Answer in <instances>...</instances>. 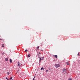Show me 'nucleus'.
<instances>
[{
    "instance_id": "nucleus-1",
    "label": "nucleus",
    "mask_w": 80,
    "mask_h": 80,
    "mask_svg": "<svg viewBox=\"0 0 80 80\" xmlns=\"http://www.w3.org/2000/svg\"><path fill=\"white\" fill-rule=\"evenodd\" d=\"M55 67L56 68H58V67H60V65L59 64H55Z\"/></svg>"
},
{
    "instance_id": "nucleus-2",
    "label": "nucleus",
    "mask_w": 80,
    "mask_h": 80,
    "mask_svg": "<svg viewBox=\"0 0 80 80\" xmlns=\"http://www.w3.org/2000/svg\"><path fill=\"white\" fill-rule=\"evenodd\" d=\"M18 67H20V66H21V65H22V63H20L19 62H18Z\"/></svg>"
},
{
    "instance_id": "nucleus-3",
    "label": "nucleus",
    "mask_w": 80,
    "mask_h": 80,
    "mask_svg": "<svg viewBox=\"0 0 80 80\" xmlns=\"http://www.w3.org/2000/svg\"><path fill=\"white\" fill-rule=\"evenodd\" d=\"M39 59V63H40L41 62V61L42 60H43V57L42 58H40Z\"/></svg>"
},
{
    "instance_id": "nucleus-4",
    "label": "nucleus",
    "mask_w": 80,
    "mask_h": 80,
    "mask_svg": "<svg viewBox=\"0 0 80 80\" xmlns=\"http://www.w3.org/2000/svg\"><path fill=\"white\" fill-rule=\"evenodd\" d=\"M63 72H65L67 71V69L66 68H64L62 69Z\"/></svg>"
},
{
    "instance_id": "nucleus-5",
    "label": "nucleus",
    "mask_w": 80,
    "mask_h": 80,
    "mask_svg": "<svg viewBox=\"0 0 80 80\" xmlns=\"http://www.w3.org/2000/svg\"><path fill=\"white\" fill-rule=\"evenodd\" d=\"M53 56H54L55 58H57V57H58L57 55H54Z\"/></svg>"
},
{
    "instance_id": "nucleus-6",
    "label": "nucleus",
    "mask_w": 80,
    "mask_h": 80,
    "mask_svg": "<svg viewBox=\"0 0 80 80\" xmlns=\"http://www.w3.org/2000/svg\"><path fill=\"white\" fill-rule=\"evenodd\" d=\"M8 58H6L5 60V61H6V62H7V61H8Z\"/></svg>"
},
{
    "instance_id": "nucleus-7",
    "label": "nucleus",
    "mask_w": 80,
    "mask_h": 80,
    "mask_svg": "<svg viewBox=\"0 0 80 80\" xmlns=\"http://www.w3.org/2000/svg\"><path fill=\"white\" fill-rule=\"evenodd\" d=\"M0 40H2V41H3V42H4V39H3L0 38Z\"/></svg>"
},
{
    "instance_id": "nucleus-8",
    "label": "nucleus",
    "mask_w": 80,
    "mask_h": 80,
    "mask_svg": "<svg viewBox=\"0 0 80 80\" xmlns=\"http://www.w3.org/2000/svg\"><path fill=\"white\" fill-rule=\"evenodd\" d=\"M10 63H12V59H10Z\"/></svg>"
},
{
    "instance_id": "nucleus-9",
    "label": "nucleus",
    "mask_w": 80,
    "mask_h": 80,
    "mask_svg": "<svg viewBox=\"0 0 80 80\" xmlns=\"http://www.w3.org/2000/svg\"><path fill=\"white\" fill-rule=\"evenodd\" d=\"M48 70L51 71V70H52V69L51 68H50V67H49L48 68Z\"/></svg>"
},
{
    "instance_id": "nucleus-10",
    "label": "nucleus",
    "mask_w": 80,
    "mask_h": 80,
    "mask_svg": "<svg viewBox=\"0 0 80 80\" xmlns=\"http://www.w3.org/2000/svg\"><path fill=\"white\" fill-rule=\"evenodd\" d=\"M68 80H72V79L71 78H68Z\"/></svg>"
},
{
    "instance_id": "nucleus-11",
    "label": "nucleus",
    "mask_w": 80,
    "mask_h": 80,
    "mask_svg": "<svg viewBox=\"0 0 80 80\" xmlns=\"http://www.w3.org/2000/svg\"><path fill=\"white\" fill-rule=\"evenodd\" d=\"M66 63L67 64V65H70L69 63H68V62H66Z\"/></svg>"
},
{
    "instance_id": "nucleus-12",
    "label": "nucleus",
    "mask_w": 80,
    "mask_h": 80,
    "mask_svg": "<svg viewBox=\"0 0 80 80\" xmlns=\"http://www.w3.org/2000/svg\"><path fill=\"white\" fill-rule=\"evenodd\" d=\"M31 55L30 54H28V57H30Z\"/></svg>"
},
{
    "instance_id": "nucleus-13",
    "label": "nucleus",
    "mask_w": 80,
    "mask_h": 80,
    "mask_svg": "<svg viewBox=\"0 0 80 80\" xmlns=\"http://www.w3.org/2000/svg\"><path fill=\"white\" fill-rule=\"evenodd\" d=\"M44 70V69L43 68H41V70Z\"/></svg>"
},
{
    "instance_id": "nucleus-14",
    "label": "nucleus",
    "mask_w": 80,
    "mask_h": 80,
    "mask_svg": "<svg viewBox=\"0 0 80 80\" xmlns=\"http://www.w3.org/2000/svg\"><path fill=\"white\" fill-rule=\"evenodd\" d=\"M38 57L39 58H40V55H39V54H38Z\"/></svg>"
},
{
    "instance_id": "nucleus-15",
    "label": "nucleus",
    "mask_w": 80,
    "mask_h": 80,
    "mask_svg": "<svg viewBox=\"0 0 80 80\" xmlns=\"http://www.w3.org/2000/svg\"><path fill=\"white\" fill-rule=\"evenodd\" d=\"M12 77L10 78V80H13V79L12 80Z\"/></svg>"
},
{
    "instance_id": "nucleus-16",
    "label": "nucleus",
    "mask_w": 80,
    "mask_h": 80,
    "mask_svg": "<svg viewBox=\"0 0 80 80\" xmlns=\"http://www.w3.org/2000/svg\"><path fill=\"white\" fill-rule=\"evenodd\" d=\"M4 44H2V47H4Z\"/></svg>"
},
{
    "instance_id": "nucleus-17",
    "label": "nucleus",
    "mask_w": 80,
    "mask_h": 80,
    "mask_svg": "<svg viewBox=\"0 0 80 80\" xmlns=\"http://www.w3.org/2000/svg\"><path fill=\"white\" fill-rule=\"evenodd\" d=\"M39 47H40V46H38V47H37V49H38L39 48Z\"/></svg>"
},
{
    "instance_id": "nucleus-18",
    "label": "nucleus",
    "mask_w": 80,
    "mask_h": 80,
    "mask_svg": "<svg viewBox=\"0 0 80 80\" xmlns=\"http://www.w3.org/2000/svg\"><path fill=\"white\" fill-rule=\"evenodd\" d=\"M25 52H28V50H27V49H26L25 50Z\"/></svg>"
},
{
    "instance_id": "nucleus-19",
    "label": "nucleus",
    "mask_w": 80,
    "mask_h": 80,
    "mask_svg": "<svg viewBox=\"0 0 80 80\" xmlns=\"http://www.w3.org/2000/svg\"><path fill=\"white\" fill-rule=\"evenodd\" d=\"M46 72H48V70H46Z\"/></svg>"
},
{
    "instance_id": "nucleus-20",
    "label": "nucleus",
    "mask_w": 80,
    "mask_h": 80,
    "mask_svg": "<svg viewBox=\"0 0 80 80\" xmlns=\"http://www.w3.org/2000/svg\"><path fill=\"white\" fill-rule=\"evenodd\" d=\"M7 73H8V75H9V74H10V73H9L8 72Z\"/></svg>"
},
{
    "instance_id": "nucleus-21",
    "label": "nucleus",
    "mask_w": 80,
    "mask_h": 80,
    "mask_svg": "<svg viewBox=\"0 0 80 80\" xmlns=\"http://www.w3.org/2000/svg\"><path fill=\"white\" fill-rule=\"evenodd\" d=\"M4 54H5V53L4 52H3L2 53V55H4Z\"/></svg>"
},
{
    "instance_id": "nucleus-22",
    "label": "nucleus",
    "mask_w": 80,
    "mask_h": 80,
    "mask_svg": "<svg viewBox=\"0 0 80 80\" xmlns=\"http://www.w3.org/2000/svg\"><path fill=\"white\" fill-rule=\"evenodd\" d=\"M6 79H7V80H8V78H7V77H6Z\"/></svg>"
},
{
    "instance_id": "nucleus-23",
    "label": "nucleus",
    "mask_w": 80,
    "mask_h": 80,
    "mask_svg": "<svg viewBox=\"0 0 80 80\" xmlns=\"http://www.w3.org/2000/svg\"><path fill=\"white\" fill-rule=\"evenodd\" d=\"M41 51H42V52H43V49H41Z\"/></svg>"
},
{
    "instance_id": "nucleus-24",
    "label": "nucleus",
    "mask_w": 80,
    "mask_h": 80,
    "mask_svg": "<svg viewBox=\"0 0 80 80\" xmlns=\"http://www.w3.org/2000/svg\"><path fill=\"white\" fill-rule=\"evenodd\" d=\"M33 80H35V77L33 78Z\"/></svg>"
},
{
    "instance_id": "nucleus-25",
    "label": "nucleus",
    "mask_w": 80,
    "mask_h": 80,
    "mask_svg": "<svg viewBox=\"0 0 80 80\" xmlns=\"http://www.w3.org/2000/svg\"><path fill=\"white\" fill-rule=\"evenodd\" d=\"M78 55H79V56H80V55H79L78 54Z\"/></svg>"
},
{
    "instance_id": "nucleus-26",
    "label": "nucleus",
    "mask_w": 80,
    "mask_h": 80,
    "mask_svg": "<svg viewBox=\"0 0 80 80\" xmlns=\"http://www.w3.org/2000/svg\"><path fill=\"white\" fill-rule=\"evenodd\" d=\"M39 53L40 54H41V53H40V52H39Z\"/></svg>"
}]
</instances>
